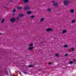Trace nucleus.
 Here are the masks:
<instances>
[{
	"instance_id": "obj_1",
	"label": "nucleus",
	"mask_w": 76,
	"mask_h": 76,
	"mask_svg": "<svg viewBox=\"0 0 76 76\" xmlns=\"http://www.w3.org/2000/svg\"><path fill=\"white\" fill-rule=\"evenodd\" d=\"M31 8V7L29 5H26L24 7V9L25 10H29Z\"/></svg>"
},
{
	"instance_id": "obj_2",
	"label": "nucleus",
	"mask_w": 76,
	"mask_h": 76,
	"mask_svg": "<svg viewBox=\"0 0 76 76\" xmlns=\"http://www.w3.org/2000/svg\"><path fill=\"white\" fill-rule=\"evenodd\" d=\"M63 3L64 4V5H65V6H67V5H68V4H69V1L65 0L64 1Z\"/></svg>"
},
{
	"instance_id": "obj_3",
	"label": "nucleus",
	"mask_w": 76,
	"mask_h": 76,
	"mask_svg": "<svg viewBox=\"0 0 76 76\" xmlns=\"http://www.w3.org/2000/svg\"><path fill=\"white\" fill-rule=\"evenodd\" d=\"M16 20V19L15 18H12L10 19V21L11 22H15Z\"/></svg>"
},
{
	"instance_id": "obj_4",
	"label": "nucleus",
	"mask_w": 76,
	"mask_h": 76,
	"mask_svg": "<svg viewBox=\"0 0 76 76\" xmlns=\"http://www.w3.org/2000/svg\"><path fill=\"white\" fill-rule=\"evenodd\" d=\"M53 3V6H58V4H57V2H53V1H52Z\"/></svg>"
},
{
	"instance_id": "obj_5",
	"label": "nucleus",
	"mask_w": 76,
	"mask_h": 76,
	"mask_svg": "<svg viewBox=\"0 0 76 76\" xmlns=\"http://www.w3.org/2000/svg\"><path fill=\"white\" fill-rule=\"evenodd\" d=\"M46 31H47V32H48L49 31L51 32V31H53V29L51 28H48L46 29Z\"/></svg>"
},
{
	"instance_id": "obj_6",
	"label": "nucleus",
	"mask_w": 76,
	"mask_h": 76,
	"mask_svg": "<svg viewBox=\"0 0 76 76\" xmlns=\"http://www.w3.org/2000/svg\"><path fill=\"white\" fill-rule=\"evenodd\" d=\"M26 13L28 14V15H31V14L32 13V12L31 11H29L26 12Z\"/></svg>"
},
{
	"instance_id": "obj_7",
	"label": "nucleus",
	"mask_w": 76,
	"mask_h": 76,
	"mask_svg": "<svg viewBox=\"0 0 76 76\" xmlns=\"http://www.w3.org/2000/svg\"><path fill=\"white\" fill-rule=\"evenodd\" d=\"M34 48V46H33L32 47H29L28 48V50H32L33 48Z\"/></svg>"
},
{
	"instance_id": "obj_8",
	"label": "nucleus",
	"mask_w": 76,
	"mask_h": 76,
	"mask_svg": "<svg viewBox=\"0 0 76 76\" xmlns=\"http://www.w3.org/2000/svg\"><path fill=\"white\" fill-rule=\"evenodd\" d=\"M47 11L49 12H51V9L50 8H48L47 9Z\"/></svg>"
},
{
	"instance_id": "obj_9",
	"label": "nucleus",
	"mask_w": 76,
	"mask_h": 76,
	"mask_svg": "<svg viewBox=\"0 0 76 76\" xmlns=\"http://www.w3.org/2000/svg\"><path fill=\"white\" fill-rule=\"evenodd\" d=\"M23 1L24 2V3H28L29 0H23Z\"/></svg>"
},
{
	"instance_id": "obj_10",
	"label": "nucleus",
	"mask_w": 76,
	"mask_h": 76,
	"mask_svg": "<svg viewBox=\"0 0 76 76\" xmlns=\"http://www.w3.org/2000/svg\"><path fill=\"white\" fill-rule=\"evenodd\" d=\"M66 32H67V30H66L65 29L63 30L62 31V33L63 34H64L65 33H66Z\"/></svg>"
},
{
	"instance_id": "obj_11",
	"label": "nucleus",
	"mask_w": 76,
	"mask_h": 76,
	"mask_svg": "<svg viewBox=\"0 0 76 76\" xmlns=\"http://www.w3.org/2000/svg\"><path fill=\"white\" fill-rule=\"evenodd\" d=\"M19 17H23V16H24V15L23 14H20L19 15Z\"/></svg>"
},
{
	"instance_id": "obj_12",
	"label": "nucleus",
	"mask_w": 76,
	"mask_h": 76,
	"mask_svg": "<svg viewBox=\"0 0 76 76\" xmlns=\"http://www.w3.org/2000/svg\"><path fill=\"white\" fill-rule=\"evenodd\" d=\"M70 13H73L74 12V10L73 9H71L70 11Z\"/></svg>"
},
{
	"instance_id": "obj_13",
	"label": "nucleus",
	"mask_w": 76,
	"mask_h": 76,
	"mask_svg": "<svg viewBox=\"0 0 76 76\" xmlns=\"http://www.w3.org/2000/svg\"><path fill=\"white\" fill-rule=\"evenodd\" d=\"M44 20V18H42L40 19V22H42Z\"/></svg>"
},
{
	"instance_id": "obj_14",
	"label": "nucleus",
	"mask_w": 76,
	"mask_h": 76,
	"mask_svg": "<svg viewBox=\"0 0 76 76\" xmlns=\"http://www.w3.org/2000/svg\"><path fill=\"white\" fill-rule=\"evenodd\" d=\"M28 45L30 47H32V45H33V43H31L30 45Z\"/></svg>"
},
{
	"instance_id": "obj_15",
	"label": "nucleus",
	"mask_w": 76,
	"mask_h": 76,
	"mask_svg": "<svg viewBox=\"0 0 76 76\" xmlns=\"http://www.w3.org/2000/svg\"><path fill=\"white\" fill-rule=\"evenodd\" d=\"M68 47V45H64V47L65 48H67Z\"/></svg>"
},
{
	"instance_id": "obj_16",
	"label": "nucleus",
	"mask_w": 76,
	"mask_h": 76,
	"mask_svg": "<svg viewBox=\"0 0 76 76\" xmlns=\"http://www.w3.org/2000/svg\"><path fill=\"white\" fill-rule=\"evenodd\" d=\"M28 67H33V65H30L28 66Z\"/></svg>"
},
{
	"instance_id": "obj_17",
	"label": "nucleus",
	"mask_w": 76,
	"mask_h": 76,
	"mask_svg": "<svg viewBox=\"0 0 76 76\" xmlns=\"http://www.w3.org/2000/svg\"><path fill=\"white\" fill-rule=\"evenodd\" d=\"M4 19L3 18L1 22V23H3V22H4Z\"/></svg>"
},
{
	"instance_id": "obj_18",
	"label": "nucleus",
	"mask_w": 76,
	"mask_h": 76,
	"mask_svg": "<svg viewBox=\"0 0 76 76\" xmlns=\"http://www.w3.org/2000/svg\"><path fill=\"white\" fill-rule=\"evenodd\" d=\"M73 63V61H70L69 62V64H72Z\"/></svg>"
},
{
	"instance_id": "obj_19",
	"label": "nucleus",
	"mask_w": 76,
	"mask_h": 76,
	"mask_svg": "<svg viewBox=\"0 0 76 76\" xmlns=\"http://www.w3.org/2000/svg\"><path fill=\"white\" fill-rule=\"evenodd\" d=\"M17 8L18 9H21V7H20L18 6L17 7Z\"/></svg>"
},
{
	"instance_id": "obj_20",
	"label": "nucleus",
	"mask_w": 76,
	"mask_h": 76,
	"mask_svg": "<svg viewBox=\"0 0 76 76\" xmlns=\"http://www.w3.org/2000/svg\"><path fill=\"white\" fill-rule=\"evenodd\" d=\"M56 56V57H58L59 56V54L58 53H57L55 55Z\"/></svg>"
},
{
	"instance_id": "obj_21",
	"label": "nucleus",
	"mask_w": 76,
	"mask_h": 76,
	"mask_svg": "<svg viewBox=\"0 0 76 76\" xmlns=\"http://www.w3.org/2000/svg\"><path fill=\"white\" fill-rule=\"evenodd\" d=\"M71 49H72V50H71L72 51H73L75 50V49L74 48H71Z\"/></svg>"
},
{
	"instance_id": "obj_22",
	"label": "nucleus",
	"mask_w": 76,
	"mask_h": 76,
	"mask_svg": "<svg viewBox=\"0 0 76 76\" xmlns=\"http://www.w3.org/2000/svg\"><path fill=\"white\" fill-rule=\"evenodd\" d=\"M31 18L32 19H33V18H34V17H35V16H34V15H32L31 16Z\"/></svg>"
},
{
	"instance_id": "obj_23",
	"label": "nucleus",
	"mask_w": 76,
	"mask_h": 76,
	"mask_svg": "<svg viewBox=\"0 0 76 76\" xmlns=\"http://www.w3.org/2000/svg\"><path fill=\"white\" fill-rule=\"evenodd\" d=\"M18 72L20 74V75L21 76H22V74H21V72H20V71H18Z\"/></svg>"
},
{
	"instance_id": "obj_24",
	"label": "nucleus",
	"mask_w": 76,
	"mask_h": 76,
	"mask_svg": "<svg viewBox=\"0 0 76 76\" xmlns=\"http://www.w3.org/2000/svg\"><path fill=\"white\" fill-rule=\"evenodd\" d=\"M20 19V18H19L18 17H17V18L16 19H17V20H18V19Z\"/></svg>"
},
{
	"instance_id": "obj_25",
	"label": "nucleus",
	"mask_w": 76,
	"mask_h": 76,
	"mask_svg": "<svg viewBox=\"0 0 76 76\" xmlns=\"http://www.w3.org/2000/svg\"><path fill=\"white\" fill-rule=\"evenodd\" d=\"M71 22L72 23H74V22H75V20H72Z\"/></svg>"
},
{
	"instance_id": "obj_26",
	"label": "nucleus",
	"mask_w": 76,
	"mask_h": 76,
	"mask_svg": "<svg viewBox=\"0 0 76 76\" xmlns=\"http://www.w3.org/2000/svg\"><path fill=\"white\" fill-rule=\"evenodd\" d=\"M15 12H16V10H15V9H14V10H13V13H15Z\"/></svg>"
},
{
	"instance_id": "obj_27",
	"label": "nucleus",
	"mask_w": 76,
	"mask_h": 76,
	"mask_svg": "<svg viewBox=\"0 0 76 76\" xmlns=\"http://www.w3.org/2000/svg\"><path fill=\"white\" fill-rule=\"evenodd\" d=\"M68 55V54H66L65 55V57H66V56H67Z\"/></svg>"
},
{
	"instance_id": "obj_28",
	"label": "nucleus",
	"mask_w": 76,
	"mask_h": 76,
	"mask_svg": "<svg viewBox=\"0 0 76 76\" xmlns=\"http://www.w3.org/2000/svg\"><path fill=\"white\" fill-rule=\"evenodd\" d=\"M73 61H76V60L75 59H74L73 60Z\"/></svg>"
},
{
	"instance_id": "obj_29",
	"label": "nucleus",
	"mask_w": 76,
	"mask_h": 76,
	"mask_svg": "<svg viewBox=\"0 0 76 76\" xmlns=\"http://www.w3.org/2000/svg\"><path fill=\"white\" fill-rule=\"evenodd\" d=\"M48 64H52V63H50V62H49V63H48Z\"/></svg>"
},
{
	"instance_id": "obj_30",
	"label": "nucleus",
	"mask_w": 76,
	"mask_h": 76,
	"mask_svg": "<svg viewBox=\"0 0 76 76\" xmlns=\"http://www.w3.org/2000/svg\"><path fill=\"white\" fill-rule=\"evenodd\" d=\"M9 1H11V2H12V0H9Z\"/></svg>"
},
{
	"instance_id": "obj_31",
	"label": "nucleus",
	"mask_w": 76,
	"mask_h": 76,
	"mask_svg": "<svg viewBox=\"0 0 76 76\" xmlns=\"http://www.w3.org/2000/svg\"><path fill=\"white\" fill-rule=\"evenodd\" d=\"M12 15H13V16H14V15H15V14L13 13Z\"/></svg>"
},
{
	"instance_id": "obj_32",
	"label": "nucleus",
	"mask_w": 76,
	"mask_h": 76,
	"mask_svg": "<svg viewBox=\"0 0 76 76\" xmlns=\"http://www.w3.org/2000/svg\"><path fill=\"white\" fill-rule=\"evenodd\" d=\"M1 33L0 32V35H1Z\"/></svg>"
},
{
	"instance_id": "obj_33",
	"label": "nucleus",
	"mask_w": 76,
	"mask_h": 76,
	"mask_svg": "<svg viewBox=\"0 0 76 76\" xmlns=\"http://www.w3.org/2000/svg\"><path fill=\"white\" fill-rule=\"evenodd\" d=\"M9 71H10V69H9Z\"/></svg>"
},
{
	"instance_id": "obj_34",
	"label": "nucleus",
	"mask_w": 76,
	"mask_h": 76,
	"mask_svg": "<svg viewBox=\"0 0 76 76\" xmlns=\"http://www.w3.org/2000/svg\"><path fill=\"white\" fill-rule=\"evenodd\" d=\"M11 76H12V75H11Z\"/></svg>"
}]
</instances>
